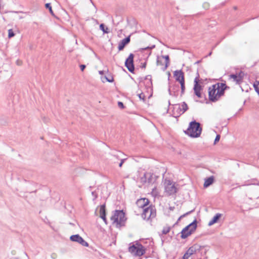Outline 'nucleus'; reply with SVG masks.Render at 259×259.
<instances>
[{
  "instance_id": "f257e3e1",
  "label": "nucleus",
  "mask_w": 259,
  "mask_h": 259,
  "mask_svg": "<svg viewBox=\"0 0 259 259\" xmlns=\"http://www.w3.org/2000/svg\"><path fill=\"white\" fill-rule=\"evenodd\" d=\"M184 132L190 137L198 138L202 132L201 124L199 122L193 120L190 122L188 128Z\"/></svg>"
},
{
  "instance_id": "f03ea898",
  "label": "nucleus",
  "mask_w": 259,
  "mask_h": 259,
  "mask_svg": "<svg viewBox=\"0 0 259 259\" xmlns=\"http://www.w3.org/2000/svg\"><path fill=\"white\" fill-rule=\"evenodd\" d=\"M110 220L113 221V223L116 224V227L118 228L124 226L126 219L122 210H116L113 212Z\"/></svg>"
},
{
  "instance_id": "7ed1b4c3",
  "label": "nucleus",
  "mask_w": 259,
  "mask_h": 259,
  "mask_svg": "<svg viewBox=\"0 0 259 259\" xmlns=\"http://www.w3.org/2000/svg\"><path fill=\"white\" fill-rule=\"evenodd\" d=\"M197 220L195 219L191 223L185 227L181 232V238L185 239L191 235L197 228Z\"/></svg>"
},
{
  "instance_id": "20e7f679",
  "label": "nucleus",
  "mask_w": 259,
  "mask_h": 259,
  "mask_svg": "<svg viewBox=\"0 0 259 259\" xmlns=\"http://www.w3.org/2000/svg\"><path fill=\"white\" fill-rule=\"evenodd\" d=\"M156 211L155 207L152 205L144 208L142 218L145 220H149L156 217Z\"/></svg>"
},
{
  "instance_id": "39448f33",
  "label": "nucleus",
  "mask_w": 259,
  "mask_h": 259,
  "mask_svg": "<svg viewBox=\"0 0 259 259\" xmlns=\"http://www.w3.org/2000/svg\"><path fill=\"white\" fill-rule=\"evenodd\" d=\"M137 246L134 244L128 247V251L135 256H141L144 254L146 249L140 243H137Z\"/></svg>"
},
{
  "instance_id": "423d86ee",
  "label": "nucleus",
  "mask_w": 259,
  "mask_h": 259,
  "mask_svg": "<svg viewBox=\"0 0 259 259\" xmlns=\"http://www.w3.org/2000/svg\"><path fill=\"white\" fill-rule=\"evenodd\" d=\"M165 192L168 195H172L177 192V188L175 186V184L173 183L171 180L165 179L164 182Z\"/></svg>"
},
{
  "instance_id": "0eeeda50",
  "label": "nucleus",
  "mask_w": 259,
  "mask_h": 259,
  "mask_svg": "<svg viewBox=\"0 0 259 259\" xmlns=\"http://www.w3.org/2000/svg\"><path fill=\"white\" fill-rule=\"evenodd\" d=\"M193 90L194 94L198 98H201L202 97L201 91L203 89V87L200 85V83H202L200 80L199 79V75L196 77L194 81Z\"/></svg>"
},
{
  "instance_id": "6e6552de",
  "label": "nucleus",
  "mask_w": 259,
  "mask_h": 259,
  "mask_svg": "<svg viewBox=\"0 0 259 259\" xmlns=\"http://www.w3.org/2000/svg\"><path fill=\"white\" fill-rule=\"evenodd\" d=\"M134 55L133 54L131 53L128 58L126 59L125 61V66L127 68L128 70L132 73H134L135 71V66L134 64Z\"/></svg>"
},
{
  "instance_id": "1a4fd4ad",
  "label": "nucleus",
  "mask_w": 259,
  "mask_h": 259,
  "mask_svg": "<svg viewBox=\"0 0 259 259\" xmlns=\"http://www.w3.org/2000/svg\"><path fill=\"white\" fill-rule=\"evenodd\" d=\"M217 85L213 84L208 88V98L209 101L214 102L218 101Z\"/></svg>"
},
{
  "instance_id": "9d476101",
  "label": "nucleus",
  "mask_w": 259,
  "mask_h": 259,
  "mask_svg": "<svg viewBox=\"0 0 259 259\" xmlns=\"http://www.w3.org/2000/svg\"><path fill=\"white\" fill-rule=\"evenodd\" d=\"M70 240L73 242H76L83 246L88 247L89 246V243L86 242L79 235L76 234L71 235L70 237Z\"/></svg>"
},
{
  "instance_id": "9b49d317",
  "label": "nucleus",
  "mask_w": 259,
  "mask_h": 259,
  "mask_svg": "<svg viewBox=\"0 0 259 259\" xmlns=\"http://www.w3.org/2000/svg\"><path fill=\"white\" fill-rule=\"evenodd\" d=\"M216 85L218 100H219L220 97L224 95L225 90L228 87L224 83H217Z\"/></svg>"
},
{
  "instance_id": "f8f14e48",
  "label": "nucleus",
  "mask_w": 259,
  "mask_h": 259,
  "mask_svg": "<svg viewBox=\"0 0 259 259\" xmlns=\"http://www.w3.org/2000/svg\"><path fill=\"white\" fill-rule=\"evenodd\" d=\"M174 77L179 83L185 81L184 73L182 70H177L174 72Z\"/></svg>"
},
{
  "instance_id": "ddd939ff",
  "label": "nucleus",
  "mask_w": 259,
  "mask_h": 259,
  "mask_svg": "<svg viewBox=\"0 0 259 259\" xmlns=\"http://www.w3.org/2000/svg\"><path fill=\"white\" fill-rule=\"evenodd\" d=\"M155 48V45H153L151 47H146L143 48H140L138 50V52H141L142 53H145V59L147 60L151 54V50Z\"/></svg>"
},
{
  "instance_id": "4468645a",
  "label": "nucleus",
  "mask_w": 259,
  "mask_h": 259,
  "mask_svg": "<svg viewBox=\"0 0 259 259\" xmlns=\"http://www.w3.org/2000/svg\"><path fill=\"white\" fill-rule=\"evenodd\" d=\"M174 106V109L172 110V115L174 117H178L183 114L182 109L180 104H175Z\"/></svg>"
},
{
  "instance_id": "2eb2a0df",
  "label": "nucleus",
  "mask_w": 259,
  "mask_h": 259,
  "mask_svg": "<svg viewBox=\"0 0 259 259\" xmlns=\"http://www.w3.org/2000/svg\"><path fill=\"white\" fill-rule=\"evenodd\" d=\"M131 41L130 35L122 39L118 44V49L119 51L123 50L126 45L130 43Z\"/></svg>"
},
{
  "instance_id": "dca6fc26",
  "label": "nucleus",
  "mask_w": 259,
  "mask_h": 259,
  "mask_svg": "<svg viewBox=\"0 0 259 259\" xmlns=\"http://www.w3.org/2000/svg\"><path fill=\"white\" fill-rule=\"evenodd\" d=\"M137 204L139 207L143 209L147 206L149 203V200L146 198L139 199L137 201Z\"/></svg>"
},
{
  "instance_id": "f3484780",
  "label": "nucleus",
  "mask_w": 259,
  "mask_h": 259,
  "mask_svg": "<svg viewBox=\"0 0 259 259\" xmlns=\"http://www.w3.org/2000/svg\"><path fill=\"white\" fill-rule=\"evenodd\" d=\"M100 217L104 221L106 224H107V221L106 218V206L104 204L100 206Z\"/></svg>"
},
{
  "instance_id": "a211bd4d",
  "label": "nucleus",
  "mask_w": 259,
  "mask_h": 259,
  "mask_svg": "<svg viewBox=\"0 0 259 259\" xmlns=\"http://www.w3.org/2000/svg\"><path fill=\"white\" fill-rule=\"evenodd\" d=\"M147 184L149 185L153 184L156 180V176L151 172H147Z\"/></svg>"
},
{
  "instance_id": "6ab92c4d",
  "label": "nucleus",
  "mask_w": 259,
  "mask_h": 259,
  "mask_svg": "<svg viewBox=\"0 0 259 259\" xmlns=\"http://www.w3.org/2000/svg\"><path fill=\"white\" fill-rule=\"evenodd\" d=\"M214 182V177L210 176L205 179V182L203 185L204 188H207L211 185Z\"/></svg>"
},
{
  "instance_id": "aec40b11",
  "label": "nucleus",
  "mask_w": 259,
  "mask_h": 259,
  "mask_svg": "<svg viewBox=\"0 0 259 259\" xmlns=\"http://www.w3.org/2000/svg\"><path fill=\"white\" fill-rule=\"evenodd\" d=\"M198 244H195L190 247L188 250L187 251L191 254L192 255L193 254H197V250L198 248H199Z\"/></svg>"
},
{
  "instance_id": "412c9836",
  "label": "nucleus",
  "mask_w": 259,
  "mask_h": 259,
  "mask_svg": "<svg viewBox=\"0 0 259 259\" xmlns=\"http://www.w3.org/2000/svg\"><path fill=\"white\" fill-rule=\"evenodd\" d=\"M222 214L221 213H217L211 219V220L208 223V226H211L213 224L216 223L220 218L221 217Z\"/></svg>"
},
{
  "instance_id": "4be33fe9",
  "label": "nucleus",
  "mask_w": 259,
  "mask_h": 259,
  "mask_svg": "<svg viewBox=\"0 0 259 259\" xmlns=\"http://www.w3.org/2000/svg\"><path fill=\"white\" fill-rule=\"evenodd\" d=\"M161 58L165 59V65L162 68V70L163 71H165L167 68L168 67V66L169 64V58L168 55L166 56H162Z\"/></svg>"
},
{
  "instance_id": "5701e85b",
  "label": "nucleus",
  "mask_w": 259,
  "mask_h": 259,
  "mask_svg": "<svg viewBox=\"0 0 259 259\" xmlns=\"http://www.w3.org/2000/svg\"><path fill=\"white\" fill-rule=\"evenodd\" d=\"M230 78L233 79V80L236 82L237 84H240L241 83V80L238 78L237 74H232L230 75Z\"/></svg>"
},
{
  "instance_id": "b1692460",
  "label": "nucleus",
  "mask_w": 259,
  "mask_h": 259,
  "mask_svg": "<svg viewBox=\"0 0 259 259\" xmlns=\"http://www.w3.org/2000/svg\"><path fill=\"white\" fill-rule=\"evenodd\" d=\"M198 246L199 247L197 250V254L200 253L202 254V253H206V249H205V247L204 246H201L198 244Z\"/></svg>"
},
{
  "instance_id": "393cba45",
  "label": "nucleus",
  "mask_w": 259,
  "mask_h": 259,
  "mask_svg": "<svg viewBox=\"0 0 259 259\" xmlns=\"http://www.w3.org/2000/svg\"><path fill=\"white\" fill-rule=\"evenodd\" d=\"M140 182L142 184L147 183V172L144 173V175L141 177Z\"/></svg>"
},
{
  "instance_id": "a878e982",
  "label": "nucleus",
  "mask_w": 259,
  "mask_h": 259,
  "mask_svg": "<svg viewBox=\"0 0 259 259\" xmlns=\"http://www.w3.org/2000/svg\"><path fill=\"white\" fill-rule=\"evenodd\" d=\"M145 79L146 80H147V82L146 83V85L148 87H150L151 85H152V79H151V75H147L146 78H145Z\"/></svg>"
},
{
  "instance_id": "bb28decb",
  "label": "nucleus",
  "mask_w": 259,
  "mask_h": 259,
  "mask_svg": "<svg viewBox=\"0 0 259 259\" xmlns=\"http://www.w3.org/2000/svg\"><path fill=\"white\" fill-rule=\"evenodd\" d=\"M100 28L104 33H108L109 32L108 31V28L107 27L105 28V25L104 24H101L100 25Z\"/></svg>"
},
{
  "instance_id": "cd10ccee",
  "label": "nucleus",
  "mask_w": 259,
  "mask_h": 259,
  "mask_svg": "<svg viewBox=\"0 0 259 259\" xmlns=\"http://www.w3.org/2000/svg\"><path fill=\"white\" fill-rule=\"evenodd\" d=\"M181 107V108L182 109V111H183V113L184 112H185L188 109V105L186 104V103L185 102H183L182 103Z\"/></svg>"
},
{
  "instance_id": "c85d7f7f",
  "label": "nucleus",
  "mask_w": 259,
  "mask_h": 259,
  "mask_svg": "<svg viewBox=\"0 0 259 259\" xmlns=\"http://www.w3.org/2000/svg\"><path fill=\"white\" fill-rule=\"evenodd\" d=\"M156 64L158 66H159V65L163 66V59L161 58V57H160L159 56L157 57Z\"/></svg>"
},
{
  "instance_id": "c756f323",
  "label": "nucleus",
  "mask_w": 259,
  "mask_h": 259,
  "mask_svg": "<svg viewBox=\"0 0 259 259\" xmlns=\"http://www.w3.org/2000/svg\"><path fill=\"white\" fill-rule=\"evenodd\" d=\"M253 87L254 88L255 91L259 95V81H255L253 83Z\"/></svg>"
},
{
  "instance_id": "7c9ffc66",
  "label": "nucleus",
  "mask_w": 259,
  "mask_h": 259,
  "mask_svg": "<svg viewBox=\"0 0 259 259\" xmlns=\"http://www.w3.org/2000/svg\"><path fill=\"white\" fill-rule=\"evenodd\" d=\"M238 78H239V79L241 80V82L243 81V79L244 78V72L242 71H240L239 72H238V73H236Z\"/></svg>"
},
{
  "instance_id": "2f4dec72",
  "label": "nucleus",
  "mask_w": 259,
  "mask_h": 259,
  "mask_svg": "<svg viewBox=\"0 0 259 259\" xmlns=\"http://www.w3.org/2000/svg\"><path fill=\"white\" fill-rule=\"evenodd\" d=\"M181 85V96H183L185 93V81L180 83Z\"/></svg>"
},
{
  "instance_id": "473e14b6",
  "label": "nucleus",
  "mask_w": 259,
  "mask_h": 259,
  "mask_svg": "<svg viewBox=\"0 0 259 259\" xmlns=\"http://www.w3.org/2000/svg\"><path fill=\"white\" fill-rule=\"evenodd\" d=\"M170 230V227H164L162 231V234H167L169 232Z\"/></svg>"
},
{
  "instance_id": "72a5a7b5",
  "label": "nucleus",
  "mask_w": 259,
  "mask_h": 259,
  "mask_svg": "<svg viewBox=\"0 0 259 259\" xmlns=\"http://www.w3.org/2000/svg\"><path fill=\"white\" fill-rule=\"evenodd\" d=\"M45 7H46V9H48L49 10L50 13H51L52 14H53V10L52 9L51 4H50V3L46 4L45 5Z\"/></svg>"
},
{
  "instance_id": "f704fd0d",
  "label": "nucleus",
  "mask_w": 259,
  "mask_h": 259,
  "mask_svg": "<svg viewBox=\"0 0 259 259\" xmlns=\"http://www.w3.org/2000/svg\"><path fill=\"white\" fill-rule=\"evenodd\" d=\"M15 35V33L12 29H9L8 30V37L9 38L12 37Z\"/></svg>"
},
{
  "instance_id": "c9c22d12",
  "label": "nucleus",
  "mask_w": 259,
  "mask_h": 259,
  "mask_svg": "<svg viewBox=\"0 0 259 259\" xmlns=\"http://www.w3.org/2000/svg\"><path fill=\"white\" fill-rule=\"evenodd\" d=\"M138 97L140 98V100H142L143 101H145V96L143 93H141L140 94H139Z\"/></svg>"
},
{
  "instance_id": "e433bc0d",
  "label": "nucleus",
  "mask_w": 259,
  "mask_h": 259,
  "mask_svg": "<svg viewBox=\"0 0 259 259\" xmlns=\"http://www.w3.org/2000/svg\"><path fill=\"white\" fill-rule=\"evenodd\" d=\"M105 78H106L107 81L109 82H112L113 81V77L112 76H110L109 77H107V76H105Z\"/></svg>"
},
{
  "instance_id": "4c0bfd02",
  "label": "nucleus",
  "mask_w": 259,
  "mask_h": 259,
  "mask_svg": "<svg viewBox=\"0 0 259 259\" xmlns=\"http://www.w3.org/2000/svg\"><path fill=\"white\" fill-rule=\"evenodd\" d=\"M191 255L187 251L184 254L183 256V259H188L189 257Z\"/></svg>"
},
{
  "instance_id": "58836bf2",
  "label": "nucleus",
  "mask_w": 259,
  "mask_h": 259,
  "mask_svg": "<svg viewBox=\"0 0 259 259\" xmlns=\"http://www.w3.org/2000/svg\"><path fill=\"white\" fill-rule=\"evenodd\" d=\"M194 211V209H193V210H191V211H188V212H186V213H185V214H183L182 215H181V216L180 217V218H179V220H180L181 218H183V217H185V216H186V215H188V214H189L191 213H192V212H193Z\"/></svg>"
},
{
  "instance_id": "ea45409f",
  "label": "nucleus",
  "mask_w": 259,
  "mask_h": 259,
  "mask_svg": "<svg viewBox=\"0 0 259 259\" xmlns=\"http://www.w3.org/2000/svg\"><path fill=\"white\" fill-rule=\"evenodd\" d=\"M118 106L121 109H124L125 108L123 103L120 101L118 102Z\"/></svg>"
},
{
  "instance_id": "a19ab883",
  "label": "nucleus",
  "mask_w": 259,
  "mask_h": 259,
  "mask_svg": "<svg viewBox=\"0 0 259 259\" xmlns=\"http://www.w3.org/2000/svg\"><path fill=\"white\" fill-rule=\"evenodd\" d=\"M220 135H217L215 137V140H214V144H216L219 141L220 139Z\"/></svg>"
},
{
  "instance_id": "79ce46f5",
  "label": "nucleus",
  "mask_w": 259,
  "mask_h": 259,
  "mask_svg": "<svg viewBox=\"0 0 259 259\" xmlns=\"http://www.w3.org/2000/svg\"><path fill=\"white\" fill-rule=\"evenodd\" d=\"M146 65H147V62H146V60L144 62L141 63L140 67L141 68L145 69L146 67Z\"/></svg>"
},
{
  "instance_id": "37998d69",
  "label": "nucleus",
  "mask_w": 259,
  "mask_h": 259,
  "mask_svg": "<svg viewBox=\"0 0 259 259\" xmlns=\"http://www.w3.org/2000/svg\"><path fill=\"white\" fill-rule=\"evenodd\" d=\"M85 67H86V66L84 64H81L80 65V68L82 71H83L84 70Z\"/></svg>"
},
{
  "instance_id": "c03bdc74",
  "label": "nucleus",
  "mask_w": 259,
  "mask_h": 259,
  "mask_svg": "<svg viewBox=\"0 0 259 259\" xmlns=\"http://www.w3.org/2000/svg\"><path fill=\"white\" fill-rule=\"evenodd\" d=\"M172 96H174L175 97H177L178 96V93L174 91V92H172Z\"/></svg>"
},
{
  "instance_id": "a18cd8bd",
  "label": "nucleus",
  "mask_w": 259,
  "mask_h": 259,
  "mask_svg": "<svg viewBox=\"0 0 259 259\" xmlns=\"http://www.w3.org/2000/svg\"><path fill=\"white\" fill-rule=\"evenodd\" d=\"M51 256H52V257L53 258H55L56 257V256H57V255H56V253H53V254H52Z\"/></svg>"
},
{
  "instance_id": "49530a36",
  "label": "nucleus",
  "mask_w": 259,
  "mask_h": 259,
  "mask_svg": "<svg viewBox=\"0 0 259 259\" xmlns=\"http://www.w3.org/2000/svg\"><path fill=\"white\" fill-rule=\"evenodd\" d=\"M168 92L170 95H172V92L171 91L170 88L168 89Z\"/></svg>"
},
{
  "instance_id": "de8ad7c7",
  "label": "nucleus",
  "mask_w": 259,
  "mask_h": 259,
  "mask_svg": "<svg viewBox=\"0 0 259 259\" xmlns=\"http://www.w3.org/2000/svg\"><path fill=\"white\" fill-rule=\"evenodd\" d=\"M99 73L101 75H103L104 74V71L103 70H100L99 71Z\"/></svg>"
},
{
  "instance_id": "09e8293b",
  "label": "nucleus",
  "mask_w": 259,
  "mask_h": 259,
  "mask_svg": "<svg viewBox=\"0 0 259 259\" xmlns=\"http://www.w3.org/2000/svg\"><path fill=\"white\" fill-rule=\"evenodd\" d=\"M125 160V159H121L120 162H122V163H123Z\"/></svg>"
},
{
  "instance_id": "8fccbe9b",
  "label": "nucleus",
  "mask_w": 259,
  "mask_h": 259,
  "mask_svg": "<svg viewBox=\"0 0 259 259\" xmlns=\"http://www.w3.org/2000/svg\"><path fill=\"white\" fill-rule=\"evenodd\" d=\"M122 164H123V163H122V162H120L119 164V167H121Z\"/></svg>"
},
{
  "instance_id": "3c124183",
  "label": "nucleus",
  "mask_w": 259,
  "mask_h": 259,
  "mask_svg": "<svg viewBox=\"0 0 259 259\" xmlns=\"http://www.w3.org/2000/svg\"><path fill=\"white\" fill-rule=\"evenodd\" d=\"M168 105H170V101H168Z\"/></svg>"
},
{
  "instance_id": "603ef678",
  "label": "nucleus",
  "mask_w": 259,
  "mask_h": 259,
  "mask_svg": "<svg viewBox=\"0 0 259 259\" xmlns=\"http://www.w3.org/2000/svg\"><path fill=\"white\" fill-rule=\"evenodd\" d=\"M211 52H210V53H209V55H209V56H210V55H211Z\"/></svg>"
},
{
  "instance_id": "864d4df0",
  "label": "nucleus",
  "mask_w": 259,
  "mask_h": 259,
  "mask_svg": "<svg viewBox=\"0 0 259 259\" xmlns=\"http://www.w3.org/2000/svg\"><path fill=\"white\" fill-rule=\"evenodd\" d=\"M177 88L178 89V90L179 89V85H178V86L177 87Z\"/></svg>"
},
{
  "instance_id": "5fc2aeb1",
  "label": "nucleus",
  "mask_w": 259,
  "mask_h": 259,
  "mask_svg": "<svg viewBox=\"0 0 259 259\" xmlns=\"http://www.w3.org/2000/svg\"><path fill=\"white\" fill-rule=\"evenodd\" d=\"M167 75H170V72H168V73H167Z\"/></svg>"
},
{
  "instance_id": "6e6d98bb",
  "label": "nucleus",
  "mask_w": 259,
  "mask_h": 259,
  "mask_svg": "<svg viewBox=\"0 0 259 259\" xmlns=\"http://www.w3.org/2000/svg\"><path fill=\"white\" fill-rule=\"evenodd\" d=\"M167 75H170V72H168V73H167Z\"/></svg>"
},
{
  "instance_id": "4d7b16f0",
  "label": "nucleus",
  "mask_w": 259,
  "mask_h": 259,
  "mask_svg": "<svg viewBox=\"0 0 259 259\" xmlns=\"http://www.w3.org/2000/svg\"><path fill=\"white\" fill-rule=\"evenodd\" d=\"M92 194L94 195V192H92Z\"/></svg>"
}]
</instances>
